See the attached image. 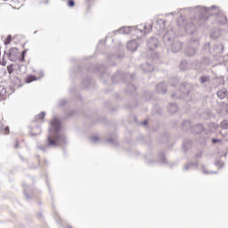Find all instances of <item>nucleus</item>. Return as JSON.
I'll use <instances>...</instances> for the list:
<instances>
[{
	"label": "nucleus",
	"mask_w": 228,
	"mask_h": 228,
	"mask_svg": "<svg viewBox=\"0 0 228 228\" xmlns=\"http://www.w3.org/2000/svg\"><path fill=\"white\" fill-rule=\"evenodd\" d=\"M113 83H118V81H122L126 84V94H133V92H136V86L133 84L134 79V74L131 73H121L120 70H118L111 77Z\"/></svg>",
	"instance_id": "obj_4"
},
{
	"label": "nucleus",
	"mask_w": 228,
	"mask_h": 228,
	"mask_svg": "<svg viewBox=\"0 0 228 228\" xmlns=\"http://www.w3.org/2000/svg\"><path fill=\"white\" fill-rule=\"evenodd\" d=\"M192 67L195 70H199V69H202V61H199V60L193 61Z\"/></svg>",
	"instance_id": "obj_35"
},
{
	"label": "nucleus",
	"mask_w": 228,
	"mask_h": 228,
	"mask_svg": "<svg viewBox=\"0 0 228 228\" xmlns=\"http://www.w3.org/2000/svg\"><path fill=\"white\" fill-rule=\"evenodd\" d=\"M3 127H4L3 122L0 121V133H3Z\"/></svg>",
	"instance_id": "obj_63"
},
{
	"label": "nucleus",
	"mask_w": 228,
	"mask_h": 228,
	"mask_svg": "<svg viewBox=\"0 0 228 228\" xmlns=\"http://www.w3.org/2000/svg\"><path fill=\"white\" fill-rule=\"evenodd\" d=\"M36 158L37 159V161H38V165L40 167V168L42 167V164L40 162V156L39 155H36Z\"/></svg>",
	"instance_id": "obj_58"
},
{
	"label": "nucleus",
	"mask_w": 228,
	"mask_h": 228,
	"mask_svg": "<svg viewBox=\"0 0 228 228\" xmlns=\"http://www.w3.org/2000/svg\"><path fill=\"white\" fill-rule=\"evenodd\" d=\"M211 142L214 145H216V143H222V139L212 138Z\"/></svg>",
	"instance_id": "obj_52"
},
{
	"label": "nucleus",
	"mask_w": 228,
	"mask_h": 228,
	"mask_svg": "<svg viewBox=\"0 0 228 228\" xmlns=\"http://www.w3.org/2000/svg\"><path fill=\"white\" fill-rule=\"evenodd\" d=\"M167 84L165 82H160L156 86V92L158 94H167Z\"/></svg>",
	"instance_id": "obj_21"
},
{
	"label": "nucleus",
	"mask_w": 228,
	"mask_h": 228,
	"mask_svg": "<svg viewBox=\"0 0 228 228\" xmlns=\"http://www.w3.org/2000/svg\"><path fill=\"white\" fill-rule=\"evenodd\" d=\"M140 67L142 72H154V66L149 62L142 63Z\"/></svg>",
	"instance_id": "obj_23"
},
{
	"label": "nucleus",
	"mask_w": 228,
	"mask_h": 228,
	"mask_svg": "<svg viewBox=\"0 0 228 228\" xmlns=\"http://www.w3.org/2000/svg\"><path fill=\"white\" fill-rule=\"evenodd\" d=\"M20 61L21 62V63H23V61H26V57H23L22 55H20Z\"/></svg>",
	"instance_id": "obj_61"
},
{
	"label": "nucleus",
	"mask_w": 228,
	"mask_h": 228,
	"mask_svg": "<svg viewBox=\"0 0 228 228\" xmlns=\"http://www.w3.org/2000/svg\"><path fill=\"white\" fill-rule=\"evenodd\" d=\"M224 61H228V53L224 56Z\"/></svg>",
	"instance_id": "obj_64"
},
{
	"label": "nucleus",
	"mask_w": 228,
	"mask_h": 228,
	"mask_svg": "<svg viewBox=\"0 0 228 228\" xmlns=\"http://www.w3.org/2000/svg\"><path fill=\"white\" fill-rule=\"evenodd\" d=\"M165 24L166 21L162 19H159L156 20L155 23V29H157V31H162V29H165Z\"/></svg>",
	"instance_id": "obj_25"
},
{
	"label": "nucleus",
	"mask_w": 228,
	"mask_h": 228,
	"mask_svg": "<svg viewBox=\"0 0 228 228\" xmlns=\"http://www.w3.org/2000/svg\"><path fill=\"white\" fill-rule=\"evenodd\" d=\"M138 106V102L135 103V105H127L126 109L127 110H134Z\"/></svg>",
	"instance_id": "obj_54"
},
{
	"label": "nucleus",
	"mask_w": 228,
	"mask_h": 228,
	"mask_svg": "<svg viewBox=\"0 0 228 228\" xmlns=\"http://www.w3.org/2000/svg\"><path fill=\"white\" fill-rule=\"evenodd\" d=\"M68 6L69 8H74V6H76V2L74 0H68Z\"/></svg>",
	"instance_id": "obj_50"
},
{
	"label": "nucleus",
	"mask_w": 228,
	"mask_h": 228,
	"mask_svg": "<svg viewBox=\"0 0 228 228\" xmlns=\"http://www.w3.org/2000/svg\"><path fill=\"white\" fill-rule=\"evenodd\" d=\"M191 168H199V162H189L183 167V172H186L188 170H191Z\"/></svg>",
	"instance_id": "obj_28"
},
{
	"label": "nucleus",
	"mask_w": 228,
	"mask_h": 228,
	"mask_svg": "<svg viewBox=\"0 0 228 228\" xmlns=\"http://www.w3.org/2000/svg\"><path fill=\"white\" fill-rule=\"evenodd\" d=\"M12 35L9 34L4 41V45H10V44H12Z\"/></svg>",
	"instance_id": "obj_41"
},
{
	"label": "nucleus",
	"mask_w": 228,
	"mask_h": 228,
	"mask_svg": "<svg viewBox=\"0 0 228 228\" xmlns=\"http://www.w3.org/2000/svg\"><path fill=\"white\" fill-rule=\"evenodd\" d=\"M142 126H149V120L145 119L142 122Z\"/></svg>",
	"instance_id": "obj_59"
},
{
	"label": "nucleus",
	"mask_w": 228,
	"mask_h": 228,
	"mask_svg": "<svg viewBox=\"0 0 228 228\" xmlns=\"http://www.w3.org/2000/svg\"><path fill=\"white\" fill-rule=\"evenodd\" d=\"M169 47H171V51L173 53H179V51H181V49H183V42L175 39L171 43V45H169Z\"/></svg>",
	"instance_id": "obj_15"
},
{
	"label": "nucleus",
	"mask_w": 228,
	"mask_h": 228,
	"mask_svg": "<svg viewBox=\"0 0 228 228\" xmlns=\"http://www.w3.org/2000/svg\"><path fill=\"white\" fill-rule=\"evenodd\" d=\"M152 26H153V23H150V24H148V26L144 25V27H143L144 32L151 33L152 31Z\"/></svg>",
	"instance_id": "obj_39"
},
{
	"label": "nucleus",
	"mask_w": 228,
	"mask_h": 228,
	"mask_svg": "<svg viewBox=\"0 0 228 228\" xmlns=\"http://www.w3.org/2000/svg\"><path fill=\"white\" fill-rule=\"evenodd\" d=\"M201 65L202 67H209L213 65V60L209 58V56H206V54H203L201 57Z\"/></svg>",
	"instance_id": "obj_22"
},
{
	"label": "nucleus",
	"mask_w": 228,
	"mask_h": 228,
	"mask_svg": "<svg viewBox=\"0 0 228 228\" xmlns=\"http://www.w3.org/2000/svg\"><path fill=\"white\" fill-rule=\"evenodd\" d=\"M198 81L205 90L211 92V76L206 74L201 75L199 77Z\"/></svg>",
	"instance_id": "obj_8"
},
{
	"label": "nucleus",
	"mask_w": 228,
	"mask_h": 228,
	"mask_svg": "<svg viewBox=\"0 0 228 228\" xmlns=\"http://www.w3.org/2000/svg\"><path fill=\"white\" fill-rule=\"evenodd\" d=\"M26 53H28V49H25L21 52V55L20 56H23L26 58Z\"/></svg>",
	"instance_id": "obj_60"
},
{
	"label": "nucleus",
	"mask_w": 228,
	"mask_h": 228,
	"mask_svg": "<svg viewBox=\"0 0 228 228\" xmlns=\"http://www.w3.org/2000/svg\"><path fill=\"white\" fill-rule=\"evenodd\" d=\"M139 46L140 45H138V41L136 39L128 41L126 45L127 50L132 51V53H134V51H137Z\"/></svg>",
	"instance_id": "obj_18"
},
{
	"label": "nucleus",
	"mask_w": 228,
	"mask_h": 228,
	"mask_svg": "<svg viewBox=\"0 0 228 228\" xmlns=\"http://www.w3.org/2000/svg\"><path fill=\"white\" fill-rule=\"evenodd\" d=\"M35 118L36 120H38V118L44 120L45 118V111H41L38 115H36Z\"/></svg>",
	"instance_id": "obj_42"
},
{
	"label": "nucleus",
	"mask_w": 228,
	"mask_h": 228,
	"mask_svg": "<svg viewBox=\"0 0 228 228\" xmlns=\"http://www.w3.org/2000/svg\"><path fill=\"white\" fill-rule=\"evenodd\" d=\"M201 118H204V120H209L211 117H213V113L211 111H204L200 114Z\"/></svg>",
	"instance_id": "obj_36"
},
{
	"label": "nucleus",
	"mask_w": 228,
	"mask_h": 228,
	"mask_svg": "<svg viewBox=\"0 0 228 228\" xmlns=\"http://www.w3.org/2000/svg\"><path fill=\"white\" fill-rule=\"evenodd\" d=\"M206 132V127L202 123H198L191 127L192 134H202V133Z\"/></svg>",
	"instance_id": "obj_14"
},
{
	"label": "nucleus",
	"mask_w": 228,
	"mask_h": 228,
	"mask_svg": "<svg viewBox=\"0 0 228 228\" xmlns=\"http://www.w3.org/2000/svg\"><path fill=\"white\" fill-rule=\"evenodd\" d=\"M29 168L37 170V168H38V167L35 166V164H32L29 166Z\"/></svg>",
	"instance_id": "obj_62"
},
{
	"label": "nucleus",
	"mask_w": 228,
	"mask_h": 228,
	"mask_svg": "<svg viewBox=\"0 0 228 228\" xmlns=\"http://www.w3.org/2000/svg\"><path fill=\"white\" fill-rule=\"evenodd\" d=\"M85 71V68L83 66L77 67V74H79L81 76V73Z\"/></svg>",
	"instance_id": "obj_49"
},
{
	"label": "nucleus",
	"mask_w": 228,
	"mask_h": 228,
	"mask_svg": "<svg viewBox=\"0 0 228 228\" xmlns=\"http://www.w3.org/2000/svg\"><path fill=\"white\" fill-rule=\"evenodd\" d=\"M10 81L13 85V86H15L16 88H20V87L21 80L18 77L11 75L10 76Z\"/></svg>",
	"instance_id": "obj_27"
},
{
	"label": "nucleus",
	"mask_w": 228,
	"mask_h": 228,
	"mask_svg": "<svg viewBox=\"0 0 228 228\" xmlns=\"http://www.w3.org/2000/svg\"><path fill=\"white\" fill-rule=\"evenodd\" d=\"M174 37V32L172 31H167L164 34L163 36V42L167 47H170L172 45V43L175 41Z\"/></svg>",
	"instance_id": "obj_13"
},
{
	"label": "nucleus",
	"mask_w": 228,
	"mask_h": 228,
	"mask_svg": "<svg viewBox=\"0 0 228 228\" xmlns=\"http://www.w3.org/2000/svg\"><path fill=\"white\" fill-rule=\"evenodd\" d=\"M184 29L187 35H192L191 38H199V31H197V27L193 22L190 21L185 23Z\"/></svg>",
	"instance_id": "obj_9"
},
{
	"label": "nucleus",
	"mask_w": 228,
	"mask_h": 228,
	"mask_svg": "<svg viewBox=\"0 0 228 228\" xmlns=\"http://www.w3.org/2000/svg\"><path fill=\"white\" fill-rule=\"evenodd\" d=\"M199 45H200V37H191L184 49L185 56H187V58H193V56H196L199 51Z\"/></svg>",
	"instance_id": "obj_7"
},
{
	"label": "nucleus",
	"mask_w": 228,
	"mask_h": 228,
	"mask_svg": "<svg viewBox=\"0 0 228 228\" xmlns=\"http://www.w3.org/2000/svg\"><path fill=\"white\" fill-rule=\"evenodd\" d=\"M202 154H204V151L200 150V151L194 155V158H195L196 159H200V158H202Z\"/></svg>",
	"instance_id": "obj_48"
},
{
	"label": "nucleus",
	"mask_w": 228,
	"mask_h": 228,
	"mask_svg": "<svg viewBox=\"0 0 228 228\" xmlns=\"http://www.w3.org/2000/svg\"><path fill=\"white\" fill-rule=\"evenodd\" d=\"M133 31H140L142 33L143 30L137 28L135 26L122 27L119 29L114 31V33H120V35H133Z\"/></svg>",
	"instance_id": "obj_10"
},
{
	"label": "nucleus",
	"mask_w": 228,
	"mask_h": 228,
	"mask_svg": "<svg viewBox=\"0 0 228 228\" xmlns=\"http://www.w3.org/2000/svg\"><path fill=\"white\" fill-rule=\"evenodd\" d=\"M213 81H216V86H220V85H224V77H216L213 78Z\"/></svg>",
	"instance_id": "obj_38"
},
{
	"label": "nucleus",
	"mask_w": 228,
	"mask_h": 228,
	"mask_svg": "<svg viewBox=\"0 0 228 228\" xmlns=\"http://www.w3.org/2000/svg\"><path fill=\"white\" fill-rule=\"evenodd\" d=\"M69 101L67 99H60L59 100V108H63L64 106H67Z\"/></svg>",
	"instance_id": "obj_40"
},
{
	"label": "nucleus",
	"mask_w": 228,
	"mask_h": 228,
	"mask_svg": "<svg viewBox=\"0 0 228 228\" xmlns=\"http://www.w3.org/2000/svg\"><path fill=\"white\" fill-rule=\"evenodd\" d=\"M215 165L219 168H224V161H221V160H216Z\"/></svg>",
	"instance_id": "obj_47"
},
{
	"label": "nucleus",
	"mask_w": 228,
	"mask_h": 228,
	"mask_svg": "<svg viewBox=\"0 0 228 228\" xmlns=\"http://www.w3.org/2000/svg\"><path fill=\"white\" fill-rule=\"evenodd\" d=\"M224 44L222 43H214L211 46V43L205 44L201 48V54H211L214 57L218 56L221 58L222 54H224Z\"/></svg>",
	"instance_id": "obj_5"
},
{
	"label": "nucleus",
	"mask_w": 228,
	"mask_h": 228,
	"mask_svg": "<svg viewBox=\"0 0 228 228\" xmlns=\"http://www.w3.org/2000/svg\"><path fill=\"white\" fill-rule=\"evenodd\" d=\"M50 126L52 128H48L50 134L47 135L45 143L37 145V149L43 152H47L51 147H58V145H66L67 143V137L60 133L61 131V120L53 118Z\"/></svg>",
	"instance_id": "obj_1"
},
{
	"label": "nucleus",
	"mask_w": 228,
	"mask_h": 228,
	"mask_svg": "<svg viewBox=\"0 0 228 228\" xmlns=\"http://www.w3.org/2000/svg\"><path fill=\"white\" fill-rule=\"evenodd\" d=\"M91 140L92 142H99L100 138L99 136H94V137H91Z\"/></svg>",
	"instance_id": "obj_56"
},
{
	"label": "nucleus",
	"mask_w": 228,
	"mask_h": 228,
	"mask_svg": "<svg viewBox=\"0 0 228 228\" xmlns=\"http://www.w3.org/2000/svg\"><path fill=\"white\" fill-rule=\"evenodd\" d=\"M222 37V30L218 28H214L210 30V38L212 40H218V37Z\"/></svg>",
	"instance_id": "obj_19"
},
{
	"label": "nucleus",
	"mask_w": 228,
	"mask_h": 228,
	"mask_svg": "<svg viewBox=\"0 0 228 228\" xmlns=\"http://www.w3.org/2000/svg\"><path fill=\"white\" fill-rule=\"evenodd\" d=\"M124 56L120 54H111L109 57H107L108 65H115V63H111V60H120V58H123Z\"/></svg>",
	"instance_id": "obj_32"
},
{
	"label": "nucleus",
	"mask_w": 228,
	"mask_h": 228,
	"mask_svg": "<svg viewBox=\"0 0 228 228\" xmlns=\"http://www.w3.org/2000/svg\"><path fill=\"white\" fill-rule=\"evenodd\" d=\"M37 129H38V133L30 132L31 136H38V134L42 133V129L40 128V126H37Z\"/></svg>",
	"instance_id": "obj_51"
},
{
	"label": "nucleus",
	"mask_w": 228,
	"mask_h": 228,
	"mask_svg": "<svg viewBox=\"0 0 228 228\" xmlns=\"http://www.w3.org/2000/svg\"><path fill=\"white\" fill-rule=\"evenodd\" d=\"M147 47L150 51H154V49H158L159 47V39L158 37L153 36L150 37L147 41Z\"/></svg>",
	"instance_id": "obj_12"
},
{
	"label": "nucleus",
	"mask_w": 228,
	"mask_h": 228,
	"mask_svg": "<svg viewBox=\"0 0 228 228\" xmlns=\"http://www.w3.org/2000/svg\"><path fill=\"white\" fill-rule=\"evenodd\" d=\"M15 69H13V64H10L7 66V72L8 74H10V76H12V74H13Z\"/></svg>",
	"instance_id": "obj_45"
},
{
	"label": "nucleus",
	"mask_w": 228,
	"mask_h": 228,
	"mask_svg": "<svg viewBox=\"0 0 228 228\" xmlns=\"http://www.w3.org/2000/svg\"><path fill=\"white\" fill-rule=\"evenodd\" d=\"M146 163H147V165H149L151 167L152 165H155L156 161H154V160H147Z\"/></svg>",
	"instance_id": "obj_55"
},
{
	"label": "nucleus",
	"mask_w": 228,
	"mask_h": 228,
	"mask_svg": "<svg viewBox=\"0 0 228 228\" xmlns=\"http://www.w3.org/2000/svg\"><path fill=\"white\" fill-rule=\"evenodd\" d=\"M38 78L35 75H28L27 77L25 78V83L27 85H29V83H33V81H37Z\"/></svg>",
	"instance_id": "obj_34"
},
{
	"label": "nucleus",
	"mask_w": 228,
	"mask_h": 228,
	"mask_svg": "<svg viewBox=\"0 0 228 228\" xmlns=\"http://www.w3.org/2000/svg\"><path fill=\"white\" fill-rule=\"evenodd\" d=\"M220 127L223 129H228V120L224 119V120L221 121Z\"/></svg>",
	"instance_id": "obj_44"
},
{
	"label": "nucleus",
	"mask_w": 228,
	"mask_h": 228,
	"mask_svg": "<svg viewBox=\"0 0 228 228\" xmlns=\"http://www.w3.org/2000/svg\"><path fill=\"white\" fill-rule=\"evenodd\" d=\"M64 118H62V120H65L67 118H72V117H80L81 115L83 117H86V118H88V116H86V114H85V110H71L69 111H65L64 112Z\"/></svg>",
	"instance_id": "obj_11"
},
{
	"label": "nucleus",
	"mask_w": 228,
	"mask_h": 228,
	"mask_svg": "<svg viewBox=\"0 0 228 228\" xmlns=\"http://www.w3.org/2000/svg\"><path fill=\"white\" fill-rule=\"evenodd\" d=\"M90 85H92V77H86L83 78V81L81 83V87L85 90H88L90 88Z\"/></svg>",
	"instance_id": "obj_24"
},
{
	"label": "nucleus",
	"mask_w": 228,
	"mask_h": 228,
	"mask_svg": "<svg viewBox=\"0 0 228 228\" xmlns=\"http://www.w3.org/2000/svg\"><path fill=\"white\" fill-rule=\"evenodd\" d=\"M177 110H179V107H177V104L175 103H169L167 107L168 113H171V115H174L177 113Z\"/></svg>",
	"instance_id": "obj_29"
},
{
	"label": "nucleus",
	"mask_w": 228,
	"mask_h": 228,
	"mask_svg": "<svg viewBox=\"0 0 228 228\" xmlns=\"http://www.w3.org/2000/svg\"><path fill=\"white\" fill-rule=\"evenodd\" d=\"M105 142L106 143H111L112 147H118V145H120L117 139H114L113 137H110L109 139H106Z\"/></svg>",
	"instance_id": "obj_33"
},
{
	"label": "nucleus",
	"mask_w": 228,
	"mask_h": 228,
	"mask_svg": "<svg viewBox=\"0 0 228 228\" xmlns=\"http://www.w3.org/2000/svg\"><path fill=\"white\" fill-rule=\"evenodd\" d=\"M193 145V140L191 138H185L183 141V152H188V151H190V149H191V146Z\"/></svg>",
	"instance_id": "obj_17"
},
{
	"label": "nucleus",
	"mask_w": 228,
	"mask_h": 228,
	"mask_svg": "<svg viewBox=\"0 0 228 228\" xmlns=\"http://www.w3.org/2000/svg\"><path fill=\"white\" fill-rule=\"evenodd\" d=\"M3 133H4V134H8V133H10V126H3Z\"/></svg>",
	"instance_id": "obj_53"
},
{
	"label": "nucleus",
	"mask_w": 228,
	"mask_h": 228,
	"mask_svg": "<svg viewBox=\"0 0 228 228\" xmlns=\"http://www.w3.org/2000/svg\"><path fill=\"white\" fill-rule=\"evenodd\" d=\"M76 92V87L75 86H71L69 88V94H74Z\"/></svg>",
	"instance_id": "obj_57"
},
{
	"label": "nucleus",
	"mask_w": 228,
	"mask_h": 228,
	"mask_svg": "<svg viewBox=\"0 0 228 228\" xmlns=\"http://www.w3.org/2000/svg\"><path fill=\"white\" fill-rule=\"evenodd\" d=\"M191 122L190 120H184L182 123V129L183 131H184L185 133L190 131V129H191Z\"/></svg>",
	"instance_id": "obj_30"
},
{
	"label": "nucleus",
	"mask_w": 228,
	"mask_h": 228,
	"mask_svg": "<svg viewBox=\"0 0 228 228\" xmlns=\"http://www.w3.org/2000/svg\"><path fill=\"white\" fill-rule=\"evenodd\" d=\"M19 54V48L17 47H11L9 53H7V58L10 61H15L17 55Z\"/></svg>",
	"instance_id": "obj_16"
},
{
	"label": "nucleus",
	"mask_w": 228,
	"mask_h": 228,
	"mask_svg": "<svg viewBox=\"0 0 228 228\" xmlns=\"http://www.w3.org/2000/svg\"><path fill=\"white\" fill-rule=\"evenodd\" d=\"M208 140H209V137L208 136V132H205L204 135H200L198 138V142H199L200 145H201L202 148L208 146Z\"/></svg>",
	"instance_id": "obj_20"
},
{
	"label": "nucleus",
	"mask_w": 228,
	"mask_h": 228,
	"mask_svg": "<svg viewBox=\"0 0 228 228\" xmlns=\"http://www.w3.org/2000/svg\"><path fill=\"white\" fill-rule=\"evenodd\" d=\"M202 168H203V174H206L207 175H209V174H218V171H208L206 169V166H202Z\"/></svg>",
	"instance_id": "obj_46"
},
{
	"label": "nucleus",
	"mask_w": 228,
	"mask_h": 228,
	"mask_svg": "<svg viewBox=\"0 0 228 228\" xmlns=\"http://www.w3.org/2000/svg\"><path fill=\"white\" fill-rule=\"evenodd\" d=\"M158 163L160 165H168V160H167V157L165 156V152L160 151L158 155Z\"/></svg>",
	"instance_id": "obj_26"
},
{
	"label": "nucleus",
	"mask_w": 228,
	"mask_h": 228,
	"mask_svg": "<svg viewBox=\"0 0 228 228\" xmlns=\"http://www.w3.org/2000/svg\"><path fill=\"white\" fill-rule=\"evenodd\" d=\"M142 99L143 101H151V99H152V92L144 91Z\"/></svg>",
	"instance_id": "obj_37"
},
{
	"label": "nucleus",
	"mask_w": 228,
	"mask_h": 228,
	"mask_svg": "<svg viewBox=\"0 0 228 228\" xmlns=\"http://www.w3.org/2000/svg\"><path fill=\"white\" fill-rule=\"evenodd\" d=\"M216 5H212L210 8L204 6H197V7H188L183 8V10H187V12H193V10H197L200 20H209V17H216L218 24H227V16L224 13L220 12H213V10H216Z\"/></svg>",
	"instance_id": "obj_2"
},
{
	"label": "nucleus",
	"mask_w": 228,
	"mask_h": 228,
	"mask_svg": "<svg viewBox=\"0 0 228 228\" xmlns=\"http://www.w3.org/2000/svg\"><path fill=\"white\" fill-rule=\"evenodd\" d=\"M86 72L87 74H100V79L102 81L103 85L108 83V79H110V73L106 71V65H91L89 68H86Z\"/></svg>",
	"instance_id": "obj_6"
},
{
	"label": "nucleus",
	"mask_w": 228,
	"mask_h": 228,
	"mask_svg": "<svg viewBox=\"0 0 228 228\" xmlns=\"http://www.w3.org/2000/svg\"><path fill=\"white\" fill-rule=\"evenodd\" d=\"M186 69H188V62H186V61H182L180 64V69L186 70Z\"/></svg>",
	"instance_id": "obj_43"
},
{
	"label": "nucleus",
	"mask_w": 228,
	"mask_h": 228,
	"mask_svg": "<svg viewBox=\"0 0 228 228\" xmlns=\"http://www.w3.org/2000/svg\"><path fill=\"white\" fill-rule=\"evenodd\" d=\"M171 86L174 88L179 87L181 95L176 96V99H183L184 102H190L191 101V90H193V85L188 82H179L177 77H173L170 80Z\"/></svg>",
	"instance_id": "obj_3"
},
{
	"label": "nucleus",
	"mask_w": 228,
	"mask_h": 228,
	"mask_svg": "<svg viewBox=\"0 0 228 228\" xmlns=\"http://www.w3.org/2000/svg\"><path fill=\"white\" fill-rule=\"evenodd\" d=\"M23 195L27 199V200H29L31 199V191H29V186L26 185V183H23Z\"/></svg>",
	"instance_id": "obj_31"
}]
</instances>
